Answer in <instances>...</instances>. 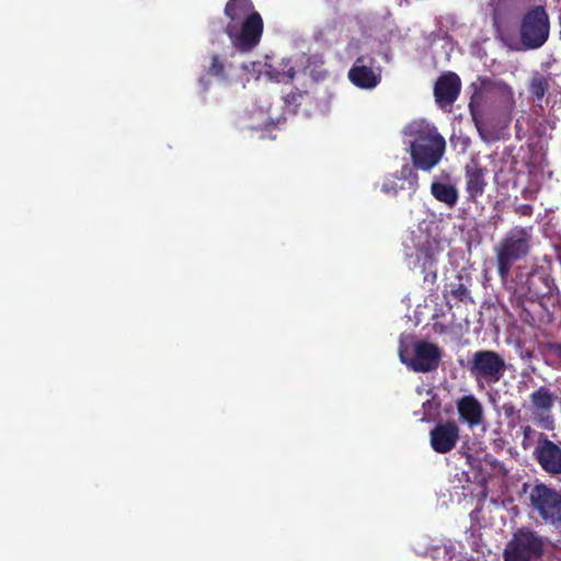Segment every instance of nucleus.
Segmentation results:
<instances>
[{"mask_svg":"<svg viewBox=\"0 0 561 561\" xmlns=\"http://www.w3.org/2000/svg\"><path fill=\"white\" fill-rule=\"evenodd\" d=\"M534 456L546 472L550 474L561 473V447L550 440L543 433L538 434Z\"/></svg>","mask_w":561,"mask_h":561,"instance_id":"nucleus-10","label":"nucleus"},{"mask_svg":"<svg viewBox=\"0 0 561 561\" xmlns=\"http://www.w3.org/2000/svg\"><path fill=\"white\" fill-rule=\"evenodd\" d=\"M501 410L506 419L515 421V419L517 417L518 411L516 410L515 405L512 402L504 403Z\"/></svg>","mask_w":561,"mask_h":561,"instance_id":"nucleus-25","label":"nucleus"},{"mask_svg":"<svg viewBox=\"0 0 561 561\" xmlns=\"http://www.w3.org/2000/svg\"><path fill=\"white\" fill-rule=\"evenodd\" d=\"M549 18L546 10L538 5L527 11L522 20L519 35L525 48L541 47L549 36Z\"/></svg>","mask_w":561,"mask_h":561,"instance_id":"nucleus-7","label":"nucleus"},{"mask_svg":"<svg viewBox=\"0 0 561 561\" xmlns=\"http://www.w3.org/2000/svg\"><path fill=\"white\" fill-rule=\"evenodd\" d=\"M431 193L440 203L448 207H454L458 202V191L455 185L450 183L434 181L431 185Z\"/></svg>","mask_w":561,"mask_h":561,"instance_id":"nucleus-20","label":"nucleus"},{"mask_svg":"<svg viewBox=\"0 0 561 561\" xmlns=\"http://www.w3.org/2000/svg\"><path fill=\"white\" fill-rule=\"evenodd\" d=\"M458 438L459 427L453 421L438 424L431 431V446L439 454L450 451L456 446Z\"/></svg>","mask_w":561,"mask_h":561,"instance_id":"nucleus-12","label":"nucleus"},{"mask_svg":"<svg viewBox=\"0 0 561 561\" xmlns=\"http://www.w3.org/2000/svg\"><path fill=\"white\" fill-rule=\"evenodd\" d=\"M554 399V394L543 386L530 394L531 407L536 413L549 412L553 407Z\"/></svg>","mask_w":561,"mask_h":561,"instance_id":"nucleus-21","label":"nucleus"},{"mask_svg":"<svg viewBox=\"0 0 561 561\" xmlns=\"http://www.w3.org/2000/svg\"><path fill=\"white\" fill-rule=\"evenodd\" d=\"M416 260L421 265L422 271L428 272L436 277V273L432 271L433 265L437 261V256L440 252L439 245L435 240L426 239L423 243L416 245Z\"/></svg>","mask_w":561,"mask_h":561,"instance_id":"nucleus-17","label":"nucleus"},{"mask_svg":"<svg viewBox=\"0 0 561 561\" xmlns=\"http://www.w3.org/2000/svg\"><path fill=\"white\" fill-rule=\"evenodd\" d=\"M225 14L228 23H239L252 19L253 15H260L251 0H229L225 8Z\"/></svg>","mask_w":561,"mask_h":561,"instance_id":"nucleus-18","label":"nucleus"},{"mask_svg":"<svg viewBox=\"0 0 561 561\" xmlns=\"http://www.w3.org/2000/svg\"><path fill=\"white\" fill-rule=\"evenodd\" d=\"M547 539L529 526L516 528L503 549L504 561H538Z\"/></svg>","mask_w":561,"mask_h":561,"instance_id":"nucleus-3","label":"nucleus"},{"mask_svg":"<svg viewBox=\"0 0 561 561\" xmlns=\"http://www.w3.org/2000/svg\"><path fill=\"white\" fill-rule=\"evenodd\" d=\"M468 370L478 386L497 383L506 371L505 359L490 350L477 351L472 354Z\"/></svg>","mask_w":561,"mask_h":561,"instance_id":"nucleus-5","label":"nucleus"},{"mask_svg":"<svg viewBox=\"0 0 561 561\" xmlns=\"http://www.w3.org/2000/svg\"><path fill=\"white\" fill-rule=\"evenodd\" d=\"M399 357L413 371L430 373L437 369L442 351L436 344L426 341H416L411 347L401 342Z\"/></svg>","mask_w":561,"mask_h":561,"instance_id":"nucleus-6","label":"nucleus"},{"mask_svg":"<svg viewBox=\"0 0 561 561\" xmlns=\"http://www.w3.org/2000/svg\"><path fill=\"white\" fill-rule=\"evenodd\" d=\"M263 32L261 15H253L244 22L227 23L226 33L239 51H250L260 43Z\"/></svg>","mask_w":561,"mask_h":561,"instance_id":"nucleus-8","label":"nucleus"},{"mask_svg":"<svg viewBox=\"0 0 561 561\" xmlns=\"http://www.w3.org/2000/svg\"><path fill=\"white\" fill-rule=\"evenodd\" d=\"M348 79L359 89L371 90L381 81V70L373 67L370 58L359 57L350 69Z\"/></svg>","mask_w":561,"mask_h":561,"instance_id":"nucleus-11","label":"nucleus"},{"mask_svg":"<svg viewBox=\"0 0 561 561\" xmlns=\"http://www.w3.org/2000/svg\"><path fill=\"white\" fill-rule=\"evenodd\" d=\"M457 410L460 420L471 428L484 423L483 405L473 394H467L460 398L457 401Z\"/></svg>","mask_w":561,"mask_h":561,"instance_id":"nucleus-14","label":"nucleus"},{"mask_svg":"<svg viewBox=\"0 0 561 561\" xmlns=\"http://www.w3.org/2000/svg\"><path fill=\"white\" fill-rule=\"evenodd\" d=\"M489 98L497 102L504 110L511 111L515 105L512 88L502 80H494L484 85Z\"/></svg>","mask_w":561,"mask_h":561,"instance_id":"nucleus-16","label":"nucleus"},{"mask_svg":"<svg viewBox=\"0 0 561 561\" xmlns=\"http://www.w3.org/2000/svg\"><path fill=\"white\" fill-rule=\"evenodd\" d=\"M484 170L477 163L466 165V190L470 198L481 196L485 187Z\"/></svg>","mask_w":561,"mask_h":561,"instance_id":"nucleus-19","label":"nucleus"},{"mask_svg":"<svg viewBox=\"0 0 561 561\" xmlns=\"http://www.w3.org/2000/svg\"><path fill=\"white\" fill-rule=\"evenodd\" d=\"M522 432L524 436L523 447L527 448V440L530 439V437L536 434V431L531 426L525 425L522 427Z\"/></svg>","mask_w":561,"mask_h":561,"instance_id":"nucleus-26","label":"nucleus"},{"mask_svg":"<svg viewBox=\"0 0 561 561\" xmlns=\"http://www.w3.org/2000/svg\"><path fill=\"white\" fill-rule=\"evenodd\" d=\"M529 508L541 520L557 528L561 527V491L537 482L528 493Z\"/></svg>","mask_w":561,"mask_h":561,"instance_id":"nucleus-4","label":"nucleus"},{"mask_svg":"<svg viewBox=\"0 0 561 561\" xmlns=\"http://www.w3.org/2000/svg\"><path fill=\"white\" fill-rule=\"evenodd\" d=\"M403 144L413 165L423 171L436 167L446 148V141L437 128L424 119L413 121L404 127Z\"/></svg>","mask_w":561,"mask_h":561,"instance_id":"nucleus-1","label":"nucleus"},{"mask_svg":"<svg viewBox=\"0 0 561 561\" xmlns=\"http://www.w3.org/2000/svg\"><path fill=\"white\" fill-rule=\"evenodd\" d=\"M250 66L254 72H257L259 75L265 73L270 80L279 83H288L293 81L296 75L291 60L285 58L275 64L251 62Z\"/></svg>","mask_w":561,"mask_h":561,"instance_id":"nucleus-13","label":"nucleus"},{"mask_svg":"<svg viewBox=\"0 0 561 561\" xmlns=\"http://www.w3.org/2000/svg\"><path fill=\"white\" fill-rule=\"evenodd\" d=\"M401 174L403 178H407L412 174V169L410 167H404L402 168Z\"/></svg>","mask_w":561,"mask_h":561,"instance_id":"nucleus-28","label":"nucleus"},{"mask_svg":"<svg viewBox=\"0 0 561 561\" xmlns=\"http://www.w3.org/2000/svg\"><path fill=\"white\" fill-rule=\"evenodd\" d=\"M208 73L218 78L221 81H227L229 78V75L226 71L225 64L220 60L219 56L217 55H214L211 57V64L209 66Z\"/></svg>","mask_w":561,"mask_h":561,"instance_id":"nucleus-23","label":"nucleus"},{"mask_svg":"<svg viewBox=\"0 0 561 561\" xmlns=\"http://www.w3.org/2000/svg\"><path fill=\"white\" fill-rule=\"evenodd\" d=\"M556 289L554 280L542 268L524 274L519 272L516 280V291L530 298L551 295Z\"/></svg>","mask_w":561,"mask_h":561,"instance_id":"nucleus-9","label":"nucleus"},{"mask_svg":"<svg viewBox=\"0 0 561 561\" xmlns=\"http://www.w3.org/2000/svg\"><path fill=\"white\" fill-rule=\"evenodd\" d=\"M460 91V79L454 72L443 75L436 81L434 93L439 104H451Z\"/></svg>","mask_w":561,"mask_h":561,"instance_id":"nucleus-15","label":"nucleus"},{"mask_svg":"<svg viewBox=\"0 0 561 561\" xmlns=\"http://www.w3.org/2000/svg\"><path fill=\"white\" fill-rule=\"evenodd\" d=\"M401 188L402 186L399 187L394 179H387L381 186L383 193L391 195H396Z\"/></svg>","mask_w":561,"mask_h":561,"instance_id":"nucleus-24","label":"nucleus"},{"mask_svg":"<svg viewBox=\"0 0 561 561\" xmlns=\"http://www.w3.org/2000/svg\"><path fill=\"white\" fill-rule=\"evenodd\" d=\"M548 87V80L545 77L535 76L530 81L529 91L537 100H541L545 96Z\"/></svg>","mask_w":561,"mask_h":561,"instance_id":"nucleus-22","label":"nucleus"},{"mask_svg":"<svg viewBox=\"0 0 561 561\" xmlns=\"http://www.w3.org/2000/svg\"><path fill=\"white\" fill-rule=\"evenodd\" d=\"M243 68H244V70H247V71L249 70V66H248V65H243Z\"/></svg>","mask_w":561,"mask_h":561,"instance_id":"nucleus-29","label":"nucleus"},{"mask_svg":"<svg viewBox=\"0 0 561 561\" xmlns=\"http://www.w3.org/2000/svg\"><path fill=\"white\" fill-rule=\"evenodd\" d=\"M531 240V228L514 227L495 245L497 273L503 282L507 278L513 264L529 253Z\"/></svg>","mask_w":561,"mask_h":561,"instance_id":"nucleus-2","label":"nucleus"},{"mask_svg":"<svg viewBox=\"0 0 561 561\" xmlns=\"http://www.w3.org/2000/svg\"><path fill=\"white\" fill-rule=\"evenodd\" d=\"M542 421V426L546 428V430H551L552 426H553V420L548 416V417H545L541 420Z\"/></svg>","mask_w":561,"mask_h":561,"instance_id":"nucleus-27","label":"nucleus"}]
</instances>
